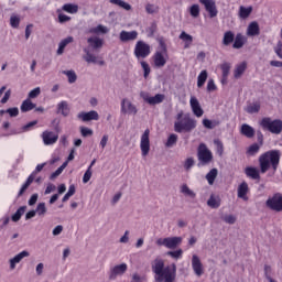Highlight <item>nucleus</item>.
<instances>
[{
	"mask_svg": "<svg viewBox=\"0 0 282 282\" xmlns=\"http://www.w3.org/2000/svg\"><path fill=\"white\" fill-rule=\"evenodd\" d=\"M152 272L156 282H175L177 279V265L164 267V260L156 258L151 263Z\"/></svg>",
	"mask_w": 282,
	"mask_h": 282,
	"instance_id": "1",
	"label": "nucleus"
},
{
	"mask_svg": "<svg viewBox=\"0 0 282 282\" xmlns=\"http://www.w3.org/2000/svg\"><path fill=\"white\" fill-rule=\"evenodd\" d=\"M88 47L84 48L85 55L83 56L84 61L88 64L94 63V65H105V61H98V56H96L93 52H99L102 50V45L105 42L102 39L98 36H91L87 39Z\"/></svg>",
	"mask_w": 282,
	"mask_h": 282,
	"instance_id": "2",
	"label": "nucleus"
},
{
	"mask_svg": "<svg viewBox=\"0 0 282 282\" xmlns=\"http://www.w3.org/2000/svg\"><path fill=\"white\" fill-rule=\"evenodd\" d=\"M281 162V150L267 151L259 158L260 171L261 173H268L270 166L273 171L279 169V163Z\"/></svg>",
	"mask_w": 282,
	"mask_h": 282,
	"instance_id": "3",
	"label": "nucleus"
},
{
	"mask_svg": "<svg viewBox=\"0 0 282 282\" xmlns=\"http://www.w3.org/2000/svg\"><path fill=\"white\" fill-rule=\"evenodd\" d=\"M194 129H197V120L189 115L184 116L180 121L174 123V131L176 133H191Z\"/></svg>",
	"mask_w": 282,
	"mask_h": 282,
	"instance_id": "4",
	"label": "nucleus"
},
{
	"mask_svg": "<svg viewBox=\"0 0 282 282\" xmlns=\"http://www.w3.org/2000/svg\"><path fill=\"white\" fill-rule=\"evenodd\" d=\"M260 127H262L264 131H269L274 135H280V133L282 132V120L281 119L272 120V118L270 117H264L260 121Z\"/></svg>",
	"mask_w": 282,
	"mask_h": 282,
	"instance_id": "5",
	"label": "nucleus"
},
{
	"mask_svg": "<svg viewBox=\"0 0 282 282\" xmlns=\"http://www.w3.org/2000/svg\"><path fill=\"white\" fill-rule=\"evenodd\" d=\"M197 166H208L213 162V152L208 150L205 143H200L197 149Z\"/></svg>",
	"mask_w": 282,
	"mask_h": 282,
	"instance_id": "6",
	"label": "nucleus"
},
{
	"mask_svg": "<svg viewBox=\"0 0 282 282\" xmlns=\"http://www.w3.org/2000/svg\"><path fill=\"white\" fill-rule=\"evenodd\" d=\"M151 54V45L144 41H138L134 46V56L138 61L147 58Z\"/></svg>",
	"mask_w": 282,
	"mask_h": 282,
	"instance_id": "7",
	"label": "nucleus"
},
{
	"mask_svg": "<svg viewBox=\"0 0 282 282\" xmlns=\"http://www.w3.org/2000/svg\"><path fill=\"white\" fill-rule=\"evenodd\" d=\"M182 237H167L156 239V246H164L169 250H175L178 246H182Z\"/></svg>",
	"mask_w": 282,
	"mask_h": 282,
	"instance_id": "8",
	"label": "nucleus"
},
{
	"mask_svg": "<svg viewBox=\"0 0 282 282\" xmlns=\"http://www.w3.org/2000/svg\"><path fill=\"white\" fill-rule=\"evenodd\" d=\"M265 206L270 208V210L282 213V194L276 193L272 197H269L265 202Z\"/></svg>",
	"mask_w": 282,
	"mask_h": 282,
	"instance_id": "9",
	"label": "nucleus"
},
{
	"mask_svg": "<svg viewBox=\"0 0 282 282\" xmlns=\"http://www.w3.org/2000/svg\"><path fill=\"white\" fill-rule=\"evenodd\" d=\"M149 135H151V130L149 129H145L141 135L140 149L143 158H147L151 151V140L149 139Z\"/></svg>",
	"mask_w": 282,
	"mask_h": 282,
	"instance_id": "10",
	"label": "nucleus"
},
{
	"mask_svg": "<svg viewBox=\"0 0 282 282\" xmlns=\"http://www.w3.org/2000/svg\"><path fill=\"white\" fill-rule=\"evenodd\" d=\"M140 98L144 100L148 105H161V102H164L166 96L164 94H156L154 97L149 96V93L147 91H141L140 93Z\"/></svg>",
	"mask_w": 282,
	"mask_h": 282,
	"instance_id": "11",
	"label": "nucleus"
},
{
	"mask_svg": "<svg viewBox=\"0 0 282 282\" xmlns=\"http://www.w3.org/2000/svg\"><path fill=\"white\" fill-rule=\"evenodd\" d=\"M121 113L124 116H138V107L131 100L123 98L121 100Z\"/></svg>",
	"mask_w": 282,
	"mask_h": 282,
	"instance_id": "12",
	"label": "nucleus"
},
{
	"mask_svg": "<svg viewBox=\"0 0 282 282\" xmlns=\"http://www.w3.org/2000/svg\"><path fill=\"white\" fill-rule=\"evenodd\" d=\"M204 6L206 12H208L210 19H215L219 11L217 10V3L215 0H198Z\"/></svg>",
	"mask_w": 282,
	"mask_h": 282,
	"instance_id": "13",
	"label": "nucleus"
},
{
	"mask_svg": "<svg viewBox=\"0 0 282 282\" xmlns=\"http://www.w3.org/2000/svg\"><path fill=\"white\" fill-rule=\"evenodd\" d=\"M128 268L129 267L127 265V263H121V264H117V265L112 267L110 269L109 280L116 281V279H118V276H122L127 272Z\"/></svg>",
	"mask_w": 282,
	"mask_h": 282,
	"instance_id": "14",
	"label": "nucleus"
},
{
	"mask_svg": "<svg viewBox=\"0 0 282 282\" xmlns=\"http://www.w3.org/2000/svg\"><path fill=\"white\" fill-rule=\"evenodd\" d=\"M42 140L46 147H51L52 144H56V142H58V133L46 130L42 133Z\"/></svg>",
	"mask_w": 282,
	"mask_h": 282,
	"instance_id": "15",
	"label": "nucleus"
},
{
	"mask_svg": "<svg viewBox=\"0 0 282 282\" xmlns=\"http://www.w3.org/2000/svg\"><path fill=\"white\" fill-rule=\"evenodd\" d=\"M189 105L196 118H202V116H204V109L202 108V105L199 104V100L197 99V97L192 96L189 99Z\"/></svg>",
	"mask_w": 282,
	"mask_h": 282,
	"instance_id": "16",
	"label": "nucleus"
},
{
	"mask_svg": "<svg viewBox=\"0 0 282 282\" xmlns=\"http://www.w3.org/2000/svg\"><path fill=\"white\" fill-rule=\"evenodd\" d=\"M192 268L196 276H202V274H204V264H202V260L197 254H193L192 257Z\"/></svg>",
	"mask_w": 282,
	"mask_h": 282,
	"instance_id": "17",
	"label": "nucleus"
},
{
	"mask_svg": "<svg viewBox=\"0 0 282 282\" xmlns=\"http://www.w3.org/2000/svg\"><path fill=\"white\" fill-rule=\"evenodd\" d=\"M77 118L83 122H90V120H100V115L96 110H90L88 112H79Z\"/></svg>",
	"mask_w": 282,
	"mask_h": 282,
	"instance_id": "18",
	"label": "nucleus"
},
{
	"mask_svg": "<svg viewBox=\"0 0 282 282\" xmlns=\"http://www.w3.org/2000/svg\"><path fill=\"white\" fill-rule=\"evenodd\" d=\"M138 39V31H121L119 34V41L121 43H129V41H135Z\"/></svg>",
	"mask_w": 282,
	"mask_h": 282,
	"instance_id": "19",
	"label": "nucleus"
},
{
	"mask_svg": "<svg viewBox=\"0 0 282 282\" xmlns=\"http://www.w3.org/2000/svg\"><path fill=\"white\" fill-rule=\"evenodd\" d=\"M25 257H30V252L28 251H21L15 257L9 260L10 263V270H14L17 268V263H21Z\"/></svg>",
	"mask_w": 282,
	"mask_h": 282,
	"instance_id": "20",
	"label": "nucleus"
},
{
	"mask_svg": "<svg viewBox=\"0 0 282 282\" xmlns=\"http://www.w3.org/2000/svg\"><path fill=\"white\" fill-rule=\"evenodd\" d=\"M260 29L257 21L251 22L247 28V36H259Z\"/></svg>",
	"mask_w": 282,
	"mask_h": 282,
	"instance_id": "21",
	"label": "nucleus"
},
{
	"mask_svg": "<svg viewBox=\"0 0 282 282\" xmlns=\"http://www.w3.org/2000/svg\"><path fill=\"white\" fill-rule=\"evenodd\" d=\"M243 45H246V36H243V34L241 33H237V35L234 39V50H241Z\"/></svg>",
	"mask_w": 282,
	"mask_h": 282,
	"instance_id": "22",
	"label": "nucleus"
},
{
	"mask_svg": "<svg viewBox=\"0 0 282 282\" xmlns=\"http://www.w3.org/2000/svg\"><path fill=\"white\" fill-rule=\"evenodd\" d=\"M209 208H219L221 206V198L219 195L212 194L207 200Z\"/></svg>",
	"mask_w": 282,
	"mask_h": 282,
	"instance_id": "23",
	"label": "nucleus"
},
{
	"mask_svg": "<svg viewBox=\"0 0 282 282\" xmlns=\"http://www.w3.org/2000/svg\"><path fill=\"white\" fill-rule=\"evenodd\" d=\"M69 43H74V37L68 36L59 42L58 48H57L58 56H61L65 52V47H67V45H69Z\"/></svg>",
	"mask_w": 282,
	"mask_h": 282,
	"instance_id": "24",
	"label": "nucleus"
},
{
	"mask_svg": "<svg viewBox=\"0 0 282 282\" xmlns=\"http://www.w3.org/2000/svg\"><path fill=\"white\" fill-rule=\"evenodd\" d=\"M248 191H249V187H248V183L246 182H242L239 186H238V197L240 199H248Z\"/></svg>",
	"mask_w": 282,
	"mask_h": 282,
	"instance_id": "25",
	"label": "nucleus"
},
{
	"mask_svg": "<svg viewBox=\"0 0 282 282\" xmlns=\"http://www.w3.org/2000/svg\"><path fill=\"white\" fill-rule=\"evenodd\" d=\"M22 113H28V111H32V109H36V104L32 102L31 99H25L21 107H20Z\"/></svg>",
	"mask_w": 282,
	"mask_h": 282,
	"instance_id": "26",
	"label": "nucleus"
},
{
	"mask_svg": "<svg viewBox=\"0 0 282 282\" xmlns=\"http://www.w3.org/2000/svg\"><path fill=\"white\" fill-rule=\"evenodd\" d=\"M217 175H219V171L214 167L206 174V180L209 184V186H213L215 184V180H217Z\"/></svg>",
	"mask_w": 282,
	"mask_h": 282,
	"instance_id": "27",
	"label": "nucleus"
},
{
	"mask_svg": "<svg viewBox=\"0 0 282 282\" xmlns=\"http://www.w3.org/2000/svg\"><path fill=\"white\" fill-rule=\"evenodd\" d=\"M164 65H166V59L164 58V55L162 54V52H156L154 54V66L155 67H164Z\"/></svg>",
	"mask_w": 282,
	"mask_h": 282,
	"instance_id": "28",
	"label": "nucleus"
},
{
	"mask_svg": "<svg viewBox=\"0 0 282 282\" xmlns=\"http://www.w3.org/2000/svg\"><path fill=\"white\" fill-rule=\"evenodd\" d=\"M178 39H181V41H184L185 42V50H188V47H191V45H193V36L188 33H186L185 31H183Z\"/></svg>",
	"mask_w": 282,
	"mask_h": 282,
	"instance_id": "29",
	"label": "nucleus"
},
{
	"mask_svg": "<svg viewBox=\"0 0 282 282\" xmlns=\"http://www.w3.org/2000/svg\"><path fill=\"white\" fill-rule=\"evenodd\" d=\"M241 133L242 135H245L246 138H254V128H252L251 126H249L248 123H243L241 126Z\"/></svg>",
	"mask_w": 282,
	"mask_h": 282,
	"instance_id": "30",
	"label": "nucleus"
},
{
	"mask_svg": "<svg viewBox=\"0 0 282 282\" xmlns=\"http://www.w3.org/2000/svg\"><path fill=\"white\" fill-rule=\"evenodd\" d=\"M57 113H62L64 117L69 116V104L67 101H61L57 105Z\"/></svg>",
	"mask_w": 282,
	"mask_h": 282,
	"instance_id": "31",
	"label": "nucleus"
},
{
	"mask_svg": "<svg viewBox=\"0 0 282 282\" xmlns=\"http://www.w3.org/2000/svg\"><path fill=\"white\" fill-rule=\"evenodd\" d=\"M245 173L247 175V177H250L251 180H259V177H261L259 175V170H257V167H246L245 169Z\"/></svg>",
	"mask_w": 282,
	"mask_h": 282,
	"instance_id": "32",
	"label": "nucleus"
},
{
	"mask_svg": "<svg viewBox=\"0 0 282 282\" xmlns=\"http://www.w3.org/2000/svg\"><path fill=\"white\" fill-rule=\"evenodd\" d=\"M109 29L102 24L97 25L88 30V34H107Z\"/></svg>",
	"mask_w": 282,
	"mask_h": 282,
	"instance_id": "33",
	"label": "nucleus"
},
{
	"mask_svg": "<svg viewBox=\"0 0 282 282\" xmlns=\"http://www.w3.org/2000/svg\"><path fill=\"white\" fill-rule=\"evenodd\" d=\"M230 43H235V33L232 31H227L224 33L223 45L228 46Z\"/></svg>",
	"mask_w": 282,
	"mask_h": 282,
	"instance_id": "34",
	"label": "nucleus"
},
{
	"mask_svg": "<svg viewBox=\"0 0 282 282\" xmlns=\"http://www.w3.org/2000/svg\"><path fill=\"white\" fill-rule=\"evenodd\" d=\"M181 193L185 195V197H191V199H195V197L197 196V194H195L193 189H191V187H188V185L186 184H183L181 186Z\"/></svg>",
	"mask_w": 282,
	"mask_h": 282,
	"instance_id": "35",
	"label": "nucleus"
},
{
	"mask_svg": "<svg viewBox=\"0 0 282 282\" xmlns=\"http://www.w3.org/2000/svg\"><path fill=\"white\" fill-rule=\"evenodd\" d=\"M25 210H28V206H21L15 213L14 215H12L11 219L12 221L17 223L21 220V217H23V215H25Z\"/></svg>",
	"mask_w": 282,
	"mask_h": 282,
	"instance_id": "36",
	"label": "nucleus"
},
{
	"mask_svg": "<svg viewBox=\"0 0 282 282\" xmlns=\"http://www.w3.org/2000/svg\"><path fill=\"white\" fill-rule=\"evenodd\" d=\"M62 74H64V76H67L68 83L70 85H74V83H76V80H78V75H76V72H74L73 69L63 70Z\"/></svg>",
	"mask_w": 282,
	"mask_h": 282,
	"instance_id": "37",
	"label": "nucleus"
},
{
	"mask_svg": "<svg viewBox=\"0 0 282 282\" xmlns=\"http://www.w3.org/2000/svg\"><path fill=\"white\" fill-rule=\"evenodd\" d=\"M247 113H259L261 111V104L260 102H253L247 106L245 109Z\"/></svg>",
	"mask_w": 282,
	"mask_h": 282,
	"instance_id": "38",
	"label": "nucleus"
},
{
	"mask_svg": "<svg viewBox=\"0 0 282 282\" xmlns=\"http://www.w3.org/2000/svg\"><path fill=\"white\" fill-rule=\"evenodd\" d=\"M246 67H248L246 62H242L241 64H239L234 72L235 78H241V76L243 75V72H246Z\"/></svg>",
	"mask_w": 282,
	"mask_h": 282,
	"instance_id": "39",
	"label": "nucleus"
},
{
	"mask_svg": "<svg viewBox=\"0 0 282 282\" xmlns=\"http://www.w3.org/2000/svg\"><path fill=\"white\" fill-rule=\"evenodd\" d=\"M62 10L68 12V14H76L78 12V4L66 3L62 7Z\"/></svg>",
	"mask_w": 282,
	"mask_h": 282,
	"instance_id": "40",
	"label": "nucleus"
},
{
	"mask_svg": "<svg viewBox=\"0 0 282 282\" xmlns=\"http://www.w3.org/2000/svg\"><path fill=\"white\" fill-rule=\"evenodd\" d=\"M208 80V72L202 70L197 77V87H204V84Z\"/></svg>",
	"mask_w": 282,
	"mask_h": 282,
	"instance_id": "41",
	"label": "nucleus"
},
{
	"mask_svg": "<svg viewBox=\"0 0 282 282\" xmlns=\"http://www.w3.org/2000/svg\"><path fill=\"white\" fill-rule=\"evenodd\" d=\"M35 213L39 217H45V215H47V207L45 206V203H39L35 208Z\"/></svg>",
	"mask_w": 282,
	"mask_h": 282,
	"instance_id": "42",
	"label": "nucleus"
},
{
	"mask_svg": "<svg viewBox=\"0 0 282 282\" xmlns=\"http://www.w3.org/2000/svg\"><path fill=\"white\" fill-rule=\"evenodd\" d=\"M110 3H112L113 6H118L119 8H122L123 10H131V4H129L128 2H124L123 0H109Z\"/></svg>",
	"mask_w": 282,
	"mask_h": 282,
	"instance_id": "43",
	"label": "nucleus"
},
{
	"mask_svg": "<svg viewBox=\"0 0 282 282\" xmlns=\"http://www.w3.org/2000/svg\"><path fill=\"white\" fill-rule=\"evenodd\" d=\"M252 14V7L246 8V7H240L239 9V17L240 19H248Z\"/></svg>",
	"mask_w": 282,
	"mask_h": 282,
	"instance_id": "44",
	"label": "nucleus"
},
{
	"mask_svg": "<svg viewBox=\"0 0 282 282\" xmlns=\"http://www.w3.org/2000/svg\"><path fill=\"white\" fill-rule=\"evenodd\" d=\"M145 12L148 14H158L160 12V7L152 4V3H148L145 6Z\"/></svg>",
	"mask_w": 282,
	"mask_h": 282,
	"instance_id": "45",
	"label": "nucleus"
},
{
	"mask_svg": "<svg viewBox=\"0 0 282 282\" xmlns=\"http://www.w3.org/2000/svg\"><path fill=\"white\" fill-rule=\"evenodd\" d=\"M175 144H177V134L172 133L170 134V137L167 138V141L165 143V147H167V149H171V147H175Z\"/></svg>",
	"mask_w": 282,
	"mask_h": 282,
	"instance_id": "46",
	"label": "nucleus"
},
{
	"mask_svg": "<svg viewBox=\"0 0 282 282\" xmlns=\"http://www.w3.org/2000/svg\"><path fill=\"white\" fill-rule=\"evenodd\" d=\"M261 149V145H259L258 143H253L251 144L248 149H247V155H254L256 153H259V150Z\"/></svg>",
	"mask_w": 282,
	"mask_h": 282,
	"instance_id": "47",
	"label": "nucleus"
},
{
	"mask_svg": "<svg viewBox=\"0 0 282 282\" xmlns=\"http://www.w3.org/2000/svg\"><path fill=\"white\" fill-rule=\"evenodd\" d=\"M21 23V18H19V15H14L12 14L11 18H10V25L11 28H19Z\"/></svg>",
	"mask_w": 282,
	"mask_h": 282,
	"instance_id": "48",
	"label": "nucleus"
},
{
	"mask_svg": "<svg viewBox=\"0 0 282 282\" xmlns=\"http://www.w3.org/2000/svg\"><path fill=\"white\" fill-rule=\"evenodd\" d=\"M189 14L191 17H193L194 19H197V17H199V4H193L189 8Z\"/></svg>",
	"mask_w": 282,
	"mask_h": 282,
	"instance_id": "49",
	"label": "nucleus"
},
{
	"mask_svg": "<svg viewBox=\"0 0 282 282\" xmlns=\"http://www.w3.org/2000/svg\"><path fill=\"white\" fill-rule=\"evenodd\" d=\"M39 96H41V87H36V88H34L33 90H31L30 93H29V100H32V99H34V98H39Z\"/></svg>",
	"mask_w": 282,
	"mask_h": 282,
	"instance_id": "50",
	"label": "nucleus"
},
{
	"mask_svg": "<svg viewBox=\"0 0 282 282\" xmlns=\"http://www.w3.org/2000/svg\"><path fill=\"white\" fill-rule=\"evenodd\" d=\"M141 67L144 72V74H143L144 78H149V74H151V66H149V63L142 61L141 62Z\"/></svg>",
	"mask_w": 282,
	"mask_h": 282,
	"instance_id": "51",
	"label": "nucleus"
},
{
	"mask_svg": "<svg viewBox=\"0 0 282 282\" xmlns=\"http://www.w3.org/2000/svg\"><path fill=\"white\" fill-rule=\"evenodd\" d=\"M221 72H223V78H228V74H230V64L224 63L220 66Z\"/></svg>",
	"mask_w": 282,
	"mask_h": 282,
	"instance_id": "52",
	"label": "nucleus"
},
{
	"mask_svg": "<svg viewBox=\"0 0 282 282\" xmlns=\"http://www.w3.org/2000/svg\"><path fill=\"white\" fill-rule=\"evenodd\" d=\"M214 144L216 145V151L218 155H224V143L219 141V139L214 140Z\"/></svg>",
	"mask_w": 282,
	"mask_h": 282,
	"instance_id": "53",
	"label": "nucleus"
},
{
	"mask_svg": "<svg viewBox=\"0 0 282 282\" xmlns=\"http://www.w3.org/2000/svg\"><path fill=\"white\" fill-rule=\"evenodd\" d=\"M193 166H195V159H193V158L186 159V161L184 163L185 171H191V169H193Z\"/></svg>",
	"mask_w": 282,
	"mask_h": 282,
	"instance_id": "54",
	"label": "nucleus"
},
{
	"mask_svg": "<svg viewBox=\"0 0 282 282\" xmlns=\"http://www.w3.org/2000/svg\"><path fill=\"white\" fill-rule=\"evenodd\" d=\"M183 253H184V251L182 249H178L176 251H169L167 256L172 257V259H181Z\"/></svg>",
	"mask_w": 282,
	"mask_h": 282,
	"instance_id": "55",
	"label": "nucleus"
},
{
	"mask_svg": "<svg viewBox=\"0 0 282 282\" xmlns=\"http://www.w3.org/2000/svg\"><path fill=\"white\" fill-rule=\"evenodd\" d=\"M80 133H82L83 138H87L89 135H94V130L89 129V128L82 127Z\"/></svg>",
	"mask_w": 282,
	"mask_h": 282,
	"instance_id": "56",
	"label": "nucleus"
},
{
	"mask_svg": "<svg viewBox=\"0 0 282 282\" xmlns=\"http://www.w3.org/2000/svg\"><path fill=\"white\" fill-rule=\"evenodd\" d=\"M91 175H93L91 167H88L83 176V183L87 184V182L91 180Z\"/></svg>",
	"mask_w": 282,
	"mask_h": 282,
	"instance_id": "57",
	"label": "nucleus"
},
{
	"mask_svg": "<svg viewBox=\"0 0 282 282\" xmlns=\"http://www.w3.org/2000/svg\"><path fill=\"white\" fill-rule=\"evenodd\" d=\"M6 112L9 113L10 118H17V116H19V108H9L6 110Z\"/></svg>",
	"mask_w": 282,
	"mask_h": 282,
	"instance_id": "58",
	"label": "nucleus"
},
{
	"mask_svg": "<svg viewBox=\"0 0 282 282\" xmlns=\"http://www.w3.org/2000/svg\"><path fill=\"white\" fill-rule=\"evenodd\" d=\"M223 220L226 223V224H235V221H237V218L234 216V215H226L223 217Z\"/></svg>",
	"mask_w": 282,
	"mask_h": 282,
	"instance_id": "59",
	"label": "nucleus"
},
{
	"mask_svg": "<svg viewBox=\"0 0 282 282\" xmlns=\"http://www.w3.org/2000/svg\"><path fill=\"white\" fill-rule=\"evenodd\" d=\"M264 276L268 280L272 279V267L265 264L264 265Z\"/></svg>",
	"mask_w": 282,
	"mask_h": 282,
	"instance_id": "60",
	"label": "nucleus"
},
{
	"mask_svg": "<svg viewBox=\"0 0 282 282\" xmlns=\"http://www.w3.org/2000/svg\"><path fill=\"white\" fill-rule=\"evenodd\" d=\"M207 91H217V85H215L214 79H209L207 83Z\"/></svg>",
	"mask_w": 282,
	"mask_h": 282,
	"instance_id": "61",
	"label": "nucleus"
},
{
	"mask_svg": "<svg viewBox=\"0 0 282 282\" xmlns=\"http://www.w3.org/2000/svg\"><path fill=\"white\" fill-rule=\"evenodd\" d=\"M274 52L279 58L282 59V42H278V44L274 47Z\"/></svg>",
	"mask_w": 282,
	"mask_h": 282,
	"instance_id": "62",
	"label": "nucleus"
},
{
	"mask_svg": "<svg viewBox=\"0 0 282 282\" xmlns=\"http://www.w3.org/2000/svg\"><path fill=\"white\" fill-rule=\"evenodd\" d=\"M58 21H59V23H67V21H72V18L69 15L59 13Z\"/></svg>",
	"mask_w": 282,
	"mask_h": 282,
	"instance_id": "63",
	"label": "nucleus"
},
{
	"mask_svg": "<svg viewBox=\"0 0 282 282\" xmlns=\"http://www.w3.org/2000/svg\"><path fill=\"white\" fill-rule=\"evenodd\" d=\"M61 232H63V225H57V226L53 229V236H54V237H58V235H61Z\"/></svg>",
	"mask_w": 282,
	"mask_h": 282,
	"instance_id": "64",
	"label": "nucleus"
}]
</instances>
